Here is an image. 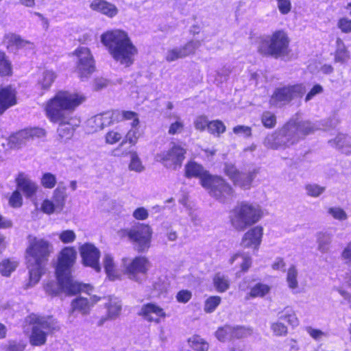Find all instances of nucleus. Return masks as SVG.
<instances>
[{
    "label": "nucleus",
    "instance_id": "nucleus-1",
    "mask_svg": "<svg viewBox=\"0 0 351 351\" xmlns=\"http://www.w3.org/2000/svg\"><path fill=\"white\" fill-rule=\"evenodd\" d=\"M77 252L72 247H66L62 250L58 256L56 267L58 282L47 283L45 289L49 295H57L64 292L67 294H76L79 292L90 293L92 287L74 281L71 276V267L75 263Z\"/></svg>",
    "mask_w": 351,
    "mask_h": 351
},
{
    "label": "nucleus",
    "instance_id": "nucleus-2",
    "mask_svg": "<svg viewBox=\"0 0 351 351\" xmlns=\"http://www.w3.org/2000/svg\"><path fill=\"white\" fill-rule=\"evenodd\" d=\"M100 40L115 62L127 67L134 63L138 49L127 32L121 29H109L101 35Z\"/></svg>",
    "mask_w": 351,
    "mask_h": 351
},
{
    "label": "nucleus",
    "instance_id": "nucleus-3",
    "mask_svg": "<svg viewBox=\"0 0 351 351\" xmlns=\"http://www.w3.org/2000/svg\"><path fill=\"white\" fill-rule=\"evenodd\" d=\"M317 129V126L311 122L291 119L278 132L268 134L263 144L272 149H284L295 144Z\"/></svg>",
    "mask_w": 351,
    "mask_h": 351
},
{
    "label": "nucleus",
    "instance_id": "nucleus-4",
    "mask_svg": "<svg viewBox=\"0 0 351 351\" xmlns=\"http://www.w3.org/2000/svg\"><path fill=\"white\" fill-rule=\"evenodd\" d=\"M186 178H198L202 186L210 195L219 202H228L233 197L231 186L224 180L218 176H211L204 168L195 161H189L184 167Z\"/></svg>",
    "mask_w": 351,
    "mask_h": 351
},
{
    "label": "nucleus",
    "instance_id": "nucleus-5",
    "mask_svg": "<svg viewBox=\"0 0 351 351\" xmlns=\"http://www.w3.org/2000/svg\"><path fill=\"white\" fill-rule=\"evenodd\" d=\"M50 243L43 239L29 238V245L26 249V261L29 269V282L25 284L27 289L35 286L44 273L45 266L50 253Z\"/></svg>",
    "mask_w": 351,
    "mask_h": 351
},
{
    "label": "nucleus",
    "instance_id": "nucleus-6",
    "mask_svg": "<svg viewBox=\"0 0 351 351\" xmlns=\"http://www.w3.org/2000/svg\"><path fill=\"white\" fill-rule=\"evenodd\" d=\"M86 97L80 93L58 91L43 104L45 116L50 122L66 119L73 116L74 110L82 104Z\"/></svg>",
    "mask_w": 351,
    "mask_h": 351
},
{
    "label": "nucleus",
    "instance_id": "nucleus-7",
    "mask_svg": "<svg viewBox=\"0 0 351 351\" xmlns=\"http://www.w3.org/2000/svg\"><path fill=\"white\" fill-rule=\"evenodd\" d=\"M26 322L32 326L29 341L33 346H44L48 335L58 328L56 319L51 316L32 313L26 317Z\"/></svg>",
    "mask_w": 351,
    "mask_h": 351
},
{
    "label": "nucleus",
    "instance_id": "nucleus-8",
    "mask_svg": "<svg viewBox=\"0 0 351 351\" xmlns=\"http://www.w3.org/2000/svg\"><path fill=\"white\" fill-rule=\"evenodd\" d=\"M261 206L256 204L241 202L232 210L231 222L237 230H243L247 226L257 223L263 217Z\"/></svg>",
    "mask_w": 351,
    "mask_h": 351
},
{
    "label": "nucleus",
    "instance_id": "nucleus-9",
    "mask_svg": "<svg viewBox=\"0 0 351 351\" xmlns=\"http://www.w3.org/2000/svg\"><path fill=\"white\" fill-rule=\"evenodd\" d=\"M289 38L287 33L278 30L262 40L258 50L263 54L279 58L289 53Z\"/></svg>",
    "mask_w": 351,
    "mask_h": 351
},
{
    "label": "nucleus",
    "instance_id": "nucleus-10",
    "mask_svg": "<svg viewBox=\"0 0 351 351\" xmlns=\"http://www.w3.org/2000/svg\"><path fill=\"white\" fill-rule=\"evenodd\" d=\"M118 234L121 238H128L138 252H145L150 247L152 230L148 225L141 223L131 229H122Z\"/></svg>",
    "mask_w": 351,
    "mask_h": 351
},
{
    "label": "nucleus",
    "instance_id": "nucleus-11",
    "mask_svg": "<svg viewBox=\"0 0 351 351\" xmlns=\"http://www.w3.org/2000/svg\"><path fill=\"white\" fill-rule=\"evenodd\" d=\"M185 154L186 149L184 147L175 143H171L167 149L158 153L155 159L167 169L176 170L181 167Z\"/></svg>",
    "mask_w": 351,
    "mask_h": 351
},
{
    "label": "nucleus",
    "instance_id": "nucleus-12",
    "mask_svg": "<svg viewBox=\"0 0 351 351\" xmlns=\"http://www.w3.org/2000/svg\"><path fill=\"white\" fill-rule=\"evenodd\" d=\"M122 264L125 274L128 275V278L139 283L143 280L141 275H146L151 267L149 261L143 256H138L132 259L123 258Z\"/></svg>",
    "mask_w": 351,
    "mask_h": 351
},
{
    "label": "nucleus",
    "instance_id": "nucleus-13",
    "mask_svg": "<svg viewBox=\"0 0 351 351\" xmlns=\"http://www.w3.org/2000/svg\"><path fill=\"white\" fill-rule=\"evenodd\" d=\"M76 57V71L80 78H87L95 70V62L90 50L86 47H79L73 52Z\"/></svg>",
    "mask_w": 351,
    "mask_h": 351
},
{
    "label": "nucleus",
    "instance_id": "nucleus-14",
    "mask_svg": "<svg viewBox=\"0 0 351 351\" xmlns=\"http://www.w3.org/2000/svg\"><path fill=\"white\" fill-rule=\"evenodd\" d=\"M304 93L305 88L302 84L277 88L272 95L269 103L271 106L280 107L289 103L293 99L301 97Z\"/></svg>",
    "mask_w": 351,
    "mask_h": 351
},
{
    "label": "nucleus",
    "instance_id": "nucleus-15",
    "mask_svg": "<svg viewBox=\"0 0 351 351\" xmlns=\"http://www.w3.org/2000/svg\"><path fill=\"white\" fill-rule=\"evenodd\" d=\"M224 172L234 184L244 189H250L252 182L259 172L258 168H254L247 172L239 171L232 163H226Z\"/></svg>",
    "mask_w": 351,
    "mask_h": 351
},
{
    "label": "nucleus",
    "instance_id": "nucleus-16",
    "mask_svg": "<svg viewBox=\"0 0 351 351\" xmlns=\"http://www.w3.org/2000/svg\"><path fill=\"white\" fill-rule=\"evenodd\" d=\"M66 195L65 187H57L51 199H45L40 204L39 210L45 214L60 213L65 205Z\"/></svg>",
    "mask_w": 351,
    "mask_h": 351
},
{
    "label": "nucleus",
    "instance_id": "nucleus-17",
    "mask_svg": "<svg viewBox=\"0 0 351 351\" xmlns=\"http://www.w3.org/2000/svg\"><path fill=\"white\" fill-rule=\"evenodd\" d=\"M119 119L121 121H131L130 125L131 128L125 135V142L135 145L142 135L140 130V121L138 114L132 111L123 110L119 112Z\"/></svg>",
    "mask_w": 351,
    "mask_h": 351
},
{
    "label": "nucleus",
    "instance_id": "nucleus-18",
    "mask_svg": "<svg viewBox=\"0 0 351 351\" xmlns=\"http://www.w3.org/2000/svg\"><path fill=\"white\" fill-rule=\"evenodd\" d=\"M45 130L40 128H30L22 130L9 138V143L12 147L19 148L27 141L35 138H43L45 136Z\"/></svg>",
    "mask_w": 351,
    "mask_h": 351
},
{
    "label": "nucleus",
    "instance_id": "nucleus-19",
    "mask_svg": "<svg viewBox=\"0 0 351 351\" xmlns=\"http://www.w3.org/2000/svg\"><path fill=\"white\" fill-rule=\"evenodd\" d=\"M200 45L199 40H192L183 46L169 48L165 53V58L169 62L184 58L195 53Z\"/></svg>",
    "mask_w": 351,
    "mask_h": 351
},
{
    "label": "nucleus",
    "instance_id": "nucleus-20",
    "mask_svg": "<svg viewBox=\"0 0 351 351\" xmlns=\"http://www.w3.org/2000/svg\"><path fill=\"white\" fill-rule=\"evenodd\" d=\"M80 253L84 265L93 268L99 272L101 270L99 265V250L91 243H84L79 247Z\"/></svg>",
    "mask_w": 351,
    "mask_h": 351
},
{
    "label": "nucleus",
    "instance_id": "nucleus-21",
    "mask_svg": "<svg viewBox=\"0 0 351 351\" xmlns=\"http://www.w3.org/2000/svg\"><path fill=\"white\" fill-rule=\"evenodd\" d=\"M121 111L106 112L97 114L87 121V130L88 132H95L109 125L112 122L113 117L119 119V112Z\"/></svg>",
    "mask_w": 351,
    "mask_h": 351
},
{
    "label": "nucleus",
    "instance_id": "nucleus-22",
    "mask_svg": "<svg viewBox=\"0 0 351 351\" xmlns=\"http://www.w3.org/2000/svg\"><path fill=\"white\" fill-rule=\"evenodd\" d=\"M263 236V228L256 226L248 230L243 236L241 245L244 248L258 251Z\"/></svg>",
    "mask_w": 351,
    "mask_h": 351
},
{
    "label": "nucleus",
    "instance_id": "nucleus-23",
    "mask_svg": "<svg viewBox=\"0 0 351 351\" xmlns=\"http://www.w3.org/2000/svg\"><path fill=\"white\" fill-rule=\"evenodd\" d=\"M140 315L146 321L159 324L167 317L165 311L155 303L144 304L141 309Z\"/></svg>",
    "mask_w": 351,
    "mask_h": 351
},
{
    "label": "nucleus",
    "instance_id": "nucleus-24",
    "mask_svg": "<svg viewBox=\"0 0 351 351\" xmlns=\"http://www.w3.org/2000/svg\"><path fill=\"white\" fill-rule=\"evenodd\" d=\"M53 123L58 124L57 133L59 138L63 141L71 139L78 126L77 121L73 115L68 117L66 119H61L60 121Z\"/></svg>",
    "mask_w": 351,
    "mask_h": 351
},
{
    "label": "nucleus",
    "instance_id": "nucleus-25",
    "mask_svg": "<svg viewBox=\"0 0 351 351\" xmlns=\"http://www.w3.org/2000/svg\"><path fill=\"white\" fill-rule=\"evenodd\" d=\"M17 189L22 192L26 198H32L36 193L38 186L28 175L19 173L16 178Z\"/></svg>",
    "mask_w": 351,
    "mask_h": 351
},
{
    "label": "nucleus",
    "instance_id": "nucleus-26",
    "mask_svg": "<svg viewBox=\"0 0 351 351\" xmlns=\"http://www.w3.org/2000/svg\"><path fill=\"white\" fill-rule=\"evenodd\" d=\"M16 91L11 86H0V115L8 109L16 105Z\"/></svg>",
    "mask_w": 351,
    "mask_h": 351
},
{
    "label": "nucleus",
    "instance_id": "nucleus-27",
    "mask_svg": "<svg viewBox=\"0 0 351 351\" xmlns=\"http://www.w3.org/2000/svg\"><path fill=\"white\" fill-rule=\"evenodd\" d=\"M90 8L110 19L115 17L119 13L117 7L106 0H93L90 4Z\"/></svg>",
    "mask_w": 351,
    "mask_h": 351
},
{
    "label": "nucleus",
    "instance_id": "nucleus-28",
    "mask_svg": "<svg viewBox=\"0 0 351 351\" xmlns=\"http://www.w3.org/2000/svg\"><path fill=\"white\" fill-rule=\"evenodd\" d=\"M90 300L83 297L77 298L71 302V313L77 311L82 315L88 314L93 304L98 302L99 298L94 295L90 298Z\"/></svg>",
    "mask_w": 351,
    "mask_h": 351
},
{
    "label": "nucleus",
    "instance_id": "nucleus-29",
    "mask_svg": "<svg viewBox=\"0 0 351 351\" xmlns=\"http://www.w3.org/2000/svg\"><path fill=\"white\" fill-rule=\"evenodd\" d=\"M103 265L108 278L111 280L119 279L121 276V271L117 267L113 256L110 254H105L103 258Z\"/></svg>",
    "mask_w": 351,
    "mask_h": 351
},
{
    "label": "nucleus",
    "instance_id": "nucleus-30",
    "mask_svg": "<svg viewBox=\"0 0 351 351\" xmlns=\"http://www.w3.org/2000/svg\"><path fill=\"white\" fill-rule=\"evenodd\" d=\"M298 276V271L295 265L289 267L287 272L286 282L287 287L293 294H298L303 292V289L300 287Z\"/></svg>",
    "mask_w": 351,
    "mask_h": 351
},
{
    "label": "nucleus",
    "instance_id": "nucleus-31",
    "mask_svg": "<svg viewBox=\"0 0 351 351\" xmlns=\"http://www.w3.org/2000/svg\"><path fill=\"white\" fill-rule=\"evenodd\" d=\"M5 42L7 43L8 47H16V49H32L34 44L25 40L17 34H8L5 37Z\"/></svg>",
    "mask_w": 351,
    "mask_h": 351
},
{
    "label": "nucleus",
    "instance_id": "nucleus-32",
    "mask_svg": "<svg viewBox=\"0 0 351 351\" xmlns=\"http://www.w3.org/2000/svg\"><path fill=\"white\" fill-rule=\"evenodd\" d=\"M350 58V53L344 43L339 38L336 40V49L334 52V61L337 63L346 64Z\"/></svg>",
    "mask_w": 351,
    "mask_h": 351
},
{
    "label": "nucleus",
    "instance_id": "nucleus-33",
    "mask_svg": "<svg viewBox=\"0 0 351 351\" xmlns=\"http://www.w3.org/2000/svg\"><path fill=\"white\" fill-rule=\"evenodd\" d=\"M330 142L341 152L346 154H351V137L340 134L332 141Z\"/></svg>",
    "mask_w": 351,
    "mask_h": 351
},
{
    "label": "nucleus",
    "instance_id": "nucleus-34",
    "mask_svg": "<svg viewBox=\"0 0 351 351\" xmlns=\"http://www.w3.org/2000/svg\"><path fill=\"white\" fill-rule=\"evenodd\" d=\"M271 291V287L267 284L258 282L254 285L246 295V299L263 298Z\"/></svg>",
    "mask_w": 351,
    "mask_h": 351
},
{
    "label": "nucleus",
    "instance_id": "nucleus-35",
    "mask_svg": "<svg viewBox=\"0 0 351 351\" xmlns=\"http://www.w3.org/2000/svg\"><path fill=\"white\" fill-rule=\"evenodd\" d=\"M130 156V162L128 169L136 173H141L145 170V166L136 150H130L128 152Z\"/></svg>",
    "mask_w": 351,
    "mask_h": 351
},
{
    "label": "nucleus",
    "instance_id": "nucleus-36",
    "mask_svg": "<svg viewBox=\"0 0 351 351\" xmlns=\"http://www.w3.org/2000/svg\"><path fill=\"white\" fill-rule=\"evenodd\" d=\"M56 78V75L53 71H45L38 79V88L44 91L47 90L50 88Z\"/></svg>",
    "mask_w": 351,
    "mask_h": 351
},
{
    "label": "nucleus",
    "instance_id": "nucleus-37",
    "mask_svg": "<svg viewBox=\"0 0 351 351\" xmlns=\"http://www.w3.org/2000/svg\"><path fill=\"white\" fill-rule=\"evenodd\" d=\"M213 285L218 292L223 293L230 287V280L227 276L218 273L213 278Z\"/></svg>",
    "mask_w": 351,
    "mask_h": 351
},
{
    "label": "nucleus",
    "instance_id": "nucleus-38",
    "mask_svg": "<svg viewBox=\"0 0 351 351\" xmlns=\"http://www.w3.org/2000/svg\"><path fill=\"white\" fill-rule=\"evenodd\" d=\"M332 238V235L328 232H320L318 234L317 249L321 253H328L330 251Z\"/></svg>",
    "mask_w": 351,
    "mask_h": 351
},
{
    "label": "nucleus",
    "instance_id": "nucleus-39",
    "mask_svg": "<svg viewBox=\"0 0 351 351\" xmlns=\"http://www.w3.org/2000/svg\"><path fill=\"white\" fill-rule=\"evenodd\" d=\"M230 73V66H224L217 71L210 73L208 76L210 80L213 81L216 84H220L226 80Z\"/></svg>",
    "mask_w": 351,
    "mask_h": 351
},
{
    "label": "nucleus",
    "instance_id": "nucleus-40",
    "mask_svg": "<svg viewBox=\"0 0 351 351\" xmlns=\"http://www.w3.org/2000/svg\"><path fill=\"white\" fill-rule=\"evenodd\" d=\"M238 261L241 265V271L245 272L251 267L252 258L247 254H236L230 259V263L232 264L234 262Z\"/></svg>",
    "mask_w": 351,
    "mask_h": 351
},
{
    "label": "nucleus",
    "instance_id": "nucleus-41",
    "mask_svg": "<svg viewBox=\"0 0 351 351\" xmlns=\"http://www.w3.org/2000/svg\"><path fill=\"white\" fill-rule=\"evenodd\" d=\"M279 319L287 321V322L293 327H295L299 325V320L295 312L289 307L285 308L279 313Z\"/></svg>",
    "mask_w": 351,
    "mask_h": 351
},
{
    "label": "nucleus",
    "instance_id": "nucleus-42",
    "mask_svg": "<svg viewBox=\"0 0 351 351\" xmlns=\"http://www.w3.org/2000/svg\"><path fill=\"white\" fill-rule=\"evenodd\" d=\"M19 262L14 259H5L0 263V273L2 276L8 277L16 269Z\"/></svg>",
    "mask_w": 351,
    "mask_h": 351
},
{
    "label": "nucleus",
    "instance_id": "nucleus-43",
    "mask_svg": "<svg viewBox=\"0 0 351 351\" xmlns=\"http://www.w3.org/2000/svg\"><path fill=\"white\" fill-rule=\"evenodd\" d=\"M234 328L232 326L226 325L219 328L215 332L216 338L221 341L225 342L232 339Z\"/></svg>",
    "mask_w": 351,
    "mask_h": 351
},
{
    "label": "nucleus",
    "instance_id": "nucleus-44",
    "mask_svg": "<svg viewBox=\"0 0 351 351\" xmlns=\"http://www.w3.org/2000/svg\"><path fill=\"white\" fill-rule=\"evenodd\" d=\"M190 347L195 351H207L208 343L199 336H193L189 339Z\"/></svg>",
    "mask_w": 351,
    "mask_h": 351
},
{
    "label": "nucleus",
    "instance_id": "nucleus-45",
    "mask_svg": "<svg viewBox=\"0 0 351 351\" xmlns=\"http://www.w3.org/2000/svg\"><path fill=\"white\" fill-rule=\"evenodd\" d=\"M106 307L108 317L114 319L117 317L121 312V305L120 300L116 298H110Z\"/></svg>",
    "mask_w": 351,
    "mask_h": 351
},
{
    "label": "nucleus",
    "instance_id": "nucleus-46",
    "mask_svg": "<svg viewBox=\"0 0 351 351\" xmlns=\"http://www.w3.org/2000/svg\"><path fill=\"white\" fill-rule=\"evenodd\" d=\"M123 134L121 128L117 126L107 132L105 136L106 143L110 145L115 144L122 138Z\"/></svg>",
    "mask_w": 351,
    "mask_h": 351
},
{
    "label": "nucleus",
    "instance_id": "nucleus-47",
    "mask_svg": "<svg viewBox=\"0 0 351 351\" xmlns=\"http://www.w3.org/2000/svg\"><path fill=\"white\" fill-rule=\"evenodd\" d=\"M226 125L219 120L210 121L208 127V132L215 136H219L226 131Z\"/></svg>",
    "mask_w": 351,
    "mask_h": 351
},
{
    "label": "nucleus",
    "instance_id": "nucleus-48",
    "mask_svg": "<svg viewBox=\"0 0 351 351\" xmlns=\"http://www.w3.org/2000/svg\"><path fill=\"white\" fill-rule=\"evenodd\" d=\"M168 287L167 279L165 276H159L152 282V289L154 295H160L167 291Z\"/></svg>",
    "mask_w": 351,
    "mask_h": 351
},
{
    "label": "nucleus",
    "instance_id": "nucleus-49",
    "mask_svg": "<svg viewBox=\"0 0 351 351\" xmlns=\"http://www.w3.org/2000/svg\"><path fill=\"white\" fill-rule=\"evenodd\" d=\"M221 302V298L217 295L208 297L204 302V311L206 313L214 312Z\"/></svg>",
    "mask_w": 351,
    "mask_h": 351
},
{
    "label": "nucleus",
    "instance_id": "nucleus-50",
    "mask_svg": "<svg viewBox=\"0 0 351 351\" xmlns=\"http://www.w3.org/2000/svg\"><path fill=\"white\" fill-rule=\"evenodd\" d=\"M12 74L11 62L4 52L0 51V75L8 76Z\"/></svg>",
    "mask_w": 351,
    "mask_h": 351
},
{
    "label": "nucleus",
    "instance_id": "nucleus-51",
    "mask_svg": "<svg viewBox=\"0 0 351 351\" xmlns=\"http://www.w3.org/2000/svg\"><path fill=\"white\" fill-rule=\"evenodd\" d=\"M328 213L335 219L338 221H346L348 218L346 212L339 206H332L328 208Z\"/></svg>",
    "mask_w": 351,
    "mask_h": 351
},
{
    "label": "nucleus",
    "instance_id": "nucleus-52",
    "mask_svg": "<svg viewBox=\"0 0 351 351\" xmlns=\"http://www.w3.org/2000/svg\"><path fill=\"white\" fill-rule=\"evenodd\" d=\"M334 289L337 291L343 298L341 303L347 305L351 310V293L344 289L341 286L335 287Z\"/></svg>",
    "mask_w": 351,
    "mask_h": 351
},
{
    "label": "nucleus",
    "instance_id": "nucleus-53",
    "mask_svg": "<svg viewBox=\"0 0 351 351\" xmlns=\"http://www.w3.org/2000/svg\"><path fill=\"white\" fill-rule=\"evenodd\" d=\"M261 121L265 128H274L276 123V119L274 114L270 112H265L261 117Z\"/></svg>",
    "mask_w": 351,
    "mask_h": 351
},
{
    "label": "nucleus",
    "instance_id": "nucleus-54",
    "mask_svg": "<svg viewBox=\"0 0 351 351\" xmlns=\"http://www.w3.org/2000/svg\"><path fill=\"white\" fill-rule=\"evenodd\" d=\"M56 178L54 175L51 173H45L41 178L42 185L47 189H52L55 186Z\"/></svg>",
    "mask_w": 351,
    "mask_h": 351
},
{
    "label": "nucleus",
    "instance_id": "nucleus-55",
    "mask_svg": "<svg viewBox=\"0 0 351 351\" xmlns=\"http://www.w3.org/2000/svg\"><path fill=\"white\" fill-rule=\"evenodd\" d=\"M209 122L210 121L208 120L207 117L200 115L195 119L193 124L196 130L204 131L206 129H208Z\"/></svg>",
    "mask_w": 351,
    "mask_h": 351
},
{
    "label": "nucleus",
    "instance_id": "nucleus-56",
    "mask_svg": "<svg viewBox=\"0 0 351 351\" xmlns=\"http://www.w3.org/2000/svg\"><path fill=\"white\" fill-rule=\"evenodd\" d=\"M9 204L13 208H19L23 205V197L18 189L12 193L9 199Z\"/></svg>",
    "mask_w": 351,
    "mask_h": 351
},
{
    "label": "nucleus",
    "instance_id": "nucleus-57",
    "mask_svg": "<svg viewBox=\"0 0 351 351\" xmlns=\"http://www.w3.org/2000/svg\"><path fill=\"white\" fill-rule=\"evenodd\" d=\"M324 190V187L316 184H309L306 186V193L312 197H318Z\"/></svg>",
    "mask_w": 351,
    "mask_h": 351
},
{
    "label": "nucleus",
    "instance_id": "nucleus-58",
    "mask_svg": "<svg viewBox=\"0 0 351 351\" xmlns=\"http://www.w3.org/2000/svg\"><path fill=\"white\" fill-rule=\"evenodd\" d=\"M271 328L274 334L276 336H285L288 332L287 327L279 322L273 323Z\"/></svg>",
    "mask_w": 351,
    "mask_h": 351
},
{
    "label": "nucleus",
    "instance_id": "nucleus-59",
    "mask_svg": "<svg viewBox=\"0 0 351 351\" xmlns=\"http://www.w3.org/2000/svg\"><path fill=\"white\" fill-rule=\"evenodd\" d=\"M184 128V123L180 118H177L176 121L172 123L169 128V134L171 135L180 134Z\"/></svg>",
    "mask_w": 351,
    "mask_h": 351
},
{
    "label": "nucleus",
    "instance_id": "nucleus-60",
    "mask_svg": "<svg viewBox=\"0 0 351 351\" xmlns=\"http://www.w3.org/2000/svg\"><path fill=\"white\" fill-rule=\"evenodd\" d=\"M75 233L73 230H66L59 234V239L64 243H72L75 241Z\"/></svg>",
    "mask_w": 351,
    "mask_h": 351
},
{
    "label": "nucleus",
    "instance_id": "nucleus-61",
    "mask_svg": "<svg viewBox=\"0 0 351 351\" xmlns=\"http://www.w3.org/2000/svg\"><path fill=\"white\" fill-rule=\"evenodd\" d=\"M306 330L307 333L316 341H319L322 338L326 337L328 336L326 332L310 326L307 327Z\"/></svg>",
    "mask_w": 351,
    "mask_h": 351
},
{
    "label": "nucleus",
    "instance_id": "nucleus-62",
    "mask_svg": "<svg viewBox=\"0 0 351 351\" xmlns=\"http://www.w3.org/2000/svg\"><path fill=\"white\" fill-rule=\"evenodd\" d=\"M233 132L245 138H248L252 135V129L250 127L245 125H237L233 128Z\"/></svg>",
    "mask_w": 351,
    "mask_h": 351
},
{
    "label": "nucleus",
    "instance_id": "nucleus-63",
    "mask_svg": "<svg viewBox=\"0 0 351 351\" xmlns=\"http://www.w3.org/2000/svg\"><path fill=\"white\" fill-rule=\"evenodd\" d=\"M337 27L343 33L351 32V19L346 17H342L337 22Z\"/></svg>",
    "mask_w": 351,
    "mask_h": 351
},
{
    "label": "nucleus",
    "instance_id": "nucleus-64",
    "mask_svg": "<svg viewBox=\"0 0 351 351\" xmlns=\"http://www.w3.org/2000/svg\"><path fill=\"white\" fill-rule=\"evenodd\" d=\"M277 6L279 12L282 14H287L291 10V3L290 0H278Z\"/></svg>",
    "mask_w": 351,
    "mask_h": 351
}]
</instances>
